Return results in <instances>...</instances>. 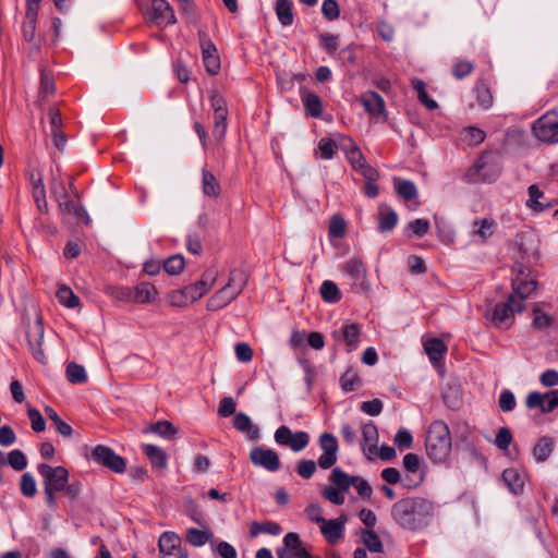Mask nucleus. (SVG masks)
<instances>
[{"instance_id":"f257e3e1","label":"nucleus","mask_w":558,"mask_h":558,"mask_svg":"<svg viewBox=\"0 0 558 558\" xmlns=\"http://www.w3.org/2000/svg\"><path fill=\"white\" fill-rule=\"evenodd\" d=\"M328 481L330 484L323 487L320 495L332 505H343L345 502V494L351 487H353L364 500H368L372 497L373 489L365 478L351 475L340 468L332 469Z\"/></svg>"},{"instance_id":"f03ea898","label":"nucleus","mask_w":558,"mask_h":558,"mask_svg":"<svg viewBox=\"0 0 558 558\" xmlns=\"http://www.w3.org/2000/svg\"><path fill=\"white\" fill-rule=\"evenodd\" d=\"M434 504L421 497L402 498L391 508L392 519L403 529L416 531L434 514Z\"/></svg>"},{"instance_id":"7ed1b4c3","label":"nucleus","mask_w":558,"mask_h":558,"mask_svg":"<svg viewBox=\"0 0 558 558\" xmlns=\"http://www.w3.org/2000/svg\"><path fill=\"white\" fill-rule=\"evenodd\" d=\"M247 275L240 268L221 270L211 279V310H218L232 302L245 288Z\"/></svg>"},{"instance_id":"20e7f679","label":"nucleus","mask_w":558,"mask_h":558,"mask_svg":"<svg viewBox=\"0 0 558 558\" xmlns=\"http://www.w3.org/2000/svg\"><path fill=\"white\" fill-rule=\"evenodd\" d=\"M451 434L448 425L440 420L434 421L425 437L426 454L434 463H445L451 452Z\"/></svg>"},{"instance_id":"39448f33","label":"nucleus","mask_w":558,"mask_h":558,"mask_svg":"<svg viewBox=\"0 0 558 558\" xmlns=\"http://www.w3.org/2000/svg\"><path fill=\"white\" fill-rule=\"evenodd\" d=\"M38 472L43 477L46 504L49 508H54L57 506V494L62 492L69 482V472L63 466H51L47 463H40Z\"/></svg>"},{"instance_id":"423d86ee","label":"nucleus","mask_w":558,"mask_h":558,"mask_svg":"<svg viewBox=\"0 0 558 558\" xmlns=\"http://www.w3.org/2000/svg\"><path fill=\"white\" fill-rule=\"evenodd\" d=\"M515 276L512 279V292L509 295L510 302H521L527 299L536 289L537 282L529 269L522 265L515 266Z\"/></svg>"},{"instance_id":"0eeeda50","label":"nucleus","mask_w":558,"mask_h":558,"mask_svg":"<svg viewBox=\"0 0 558 558\" xmlns=\"http://www.w3.org/2000/svg\"><path fill=\"white\" fill-rule=\"evenodd\" d=\"M524 308L521 302H510V298L505 302L494 306L490 314V323L500 330L509 329L514 323V314L522 312Z\"/></svg>"},{"instance_id":"6e6552de","label":"nucleus","mask_w":558,"mask_h":558,"mask_svg":"<svg viewBox=\"0 0 558 558\" xmlns=\"http://www.w3.org/2000/svg\"><path fill=\"white\" fill-rule=\"evenodd\" d=\"M534 135L544 143H558V114L547 112L533 124Z\"/></svg>"},{"instance_id":"1a4fd4ad","label":"nucleus","mask_w":558,"mask_h":558,"mask_svg":"<svg viewBox=\"0 0 558 558\" xmlns=\"http://www.w3.org/2000/svg\"><path fill=\"white\" fill-rule=\"evenodd\" d=\"M90 460L114 473H123L126 469L125 460L104 445H98L92 450Z\"/></svg>"},{"instance_id":"9d476101","label":"nucleus","mask_w":558,"mask_h":558,"mask_svg":"<svg viewBox=\"0 0 558 558\" xmlns=\"http://www.w3.org/2000/svg\"><path fill=\"white\" fill-rule=\"evenodd\" d=\"M275 440L278 445L298 452L307 447L310 436L302 430L293 433L288 426L282 425L275 432Z\"/></svg>"},{"instance_id":"9b49d317","label":"nucleus","mask_w":558,"mask_h":558,"mask_svg":"<svg viewBox=\"0 0 558 558\" xmlns=\"http://www.w3.org/2000/svg\"><path fill=\"white\" fill-rule=\"evenodd\" d=\"M348 515L341 513L335 519H325L319 525V531L329 545H336L344 538Z\"/></svg>"},{"instance_id":"f8f14e48","label":"nucleus","mask_w":558,"mask_h":558,"mask_svg":"<svg viewBox=\"0 0 558 558\" xmlns=\"http://www.w3.org/2000/svg\"><path fill=\"white\" fill-rule=\"evenodd\" d=\"M319 448L323 453L317 460V464L323 470L333 466L338 459L339 445L337 438L330 433H323L318 439Z\"/></svg>"},{"instance_id":"ddd939ff","label":"nucleus","mask_w":558,"mask_h":558,"mask_svg":"<svg viewBox=\"0 0 558 558\" xmlns=\"http://www.w3.org/2000/svg\"><path fill=\"white\" fill-rule=\"evenodd\" d=\"M362 326L357 323L343 324L338 330L332 331L333 340L345 347L351 352L360 345Z\"/></svg>"},{"instance_id":"4468645a","label":"nucleus","mask_w":558,"mask_h":558,"mask_svg":"<svg viewBox=\"0 0 558 558\" xmlns=\"http://www.w3.org/2000/svg\"><path fill=\"white\" fill-rule=\"evenodd\" d=\"M525 404L529 409H541L543 413H549L558 407V389L546 393L533 391L527 395Z\"/></svg>"},{"instance_id":"2eb2a0df","label":"nucleus","mask_w":558,"mask_h":558,"mask_svg":"<svg viewBox=\"0 0 558 558\" xmlns=\"http://www.w3.org/2000/svg\"><path fill=\"white\" fill-rule=\"evenodd\" d=\"M148 17L159 27L175 23L173 9L166 0H153Z\"/></svg>"},{"instance_id":"dca6fc26","label":"nucleus","mask_w":558,"mask_h":558,"mask_svg":"<svg viewBox=\"0 0 558 558\" xmlns=\"http://www.w3.org/2000/svg\"><path fill=\"white\" fill-rule=\"evenodd\" d=\"M359 101L364 107L365 111L371 116L372 119L386 120V105L385 100L380 95L375 92L363 93L359 97Z\"/></svg>"},{"instance_id":"f3484780","label":"nucleus","mask_w":558,"mask_h":558,"mask_svg":"<svg viewBox=\"0 0 558 558\" xmlns=\"http://www.w3.org/2000/svg\"><path fill=\"white\" fill-rule=\"evenodd\" d=\"M307 554L300 535L294 532L284 535L283 548L277 551L278 558H304Z\"/></svg>"},{"instance_id":"a211bd4d","label":"nucleus","mask_w":558,"mask_h":558,"mask_svg":"<svg viewBox=\"0 0 558 558\" xmlns=\"http://www.w3.org/2000/svg\"><path fill=\"white\" fill-rule=\"evenodd\" d=\"M182 539L174 532H163L158 542L159 551L165 556L187 558L186 551L181 549Z\"/></svg>"},{"instance_id":"6ab92c4d","label":"nucleus","mask_w":558,"mask_h":558,"mask_svg":"<svg viewBox=\"0 0 558 558\" xmlns=\"http://www.w3.org/2000/svg\"><path fill=\"white\" fill-rule=\"evenodd\" d=\"M251 460L255 465H260L270 472L280 468L278 453L272 449L256 448L251 452Z\"/></svg>"},{"instance_id":"aec40b11","label":"nucleus","mask_w":558,"mask_h":558,"mask_svg":"<svg viewBox=\"0 0 558 558\" xmlns=\"http://www.w3.org/2000/svg\"><path fill=\"white\" fill-rule=\"evenodd\" d=\"M211 108L215 110L214 136L217 142H220L225 138L227 132L228 110L222 99H216L214 97H211Z\"/></svg>"},{"instance_id":"412c9836","label":"nucleus","mask_w":558,"mask_h":558,"mask_svg":"<svg viewBox=\"0 0 558 558\" xmlns=\"http://www.w3.org/2000/svg\"><path fill=\"white\" fill-rule=\"evenodd\" d=\"M345 140L349 142V146H343L342 148L345 151L347 159L351 167L362 175L366 169H374L372 166L367 165L364 155L352 138L347 137Z\"/></svg>"},{"instance_id":"4be33fe9","label":"nucleus","mask_w":558,"mask_h":558,"mask_svg":"<svg viewBox=\"0 0 558 558\" xmlns=\"http://www.w3.org/2000/svg\"><path fill=\"white\" fill-rule=\"evenodd\" d=\"M362 449L367 459L373 460L377 454L378 430L373 423L362 426Z\"/></svg>"},{"instance_id":"5701e85b","label":"nucleus","mask_w":558,"mask_h":558,"mask_svg":"<svg viewBox=\"0 0 558 558\" xmlns=\"http://www.w3.org/2000/svg\"><path fill=\"white\" fill-rule=\"evenodd\" d=\"M485 169V160L481 158L473 167H471L464 174L463 180L469 184H474L478 182H488L492 183L497 180L498 171H494L493 174H482V170Z\"/></svg>"},{"instance_id":"b1692460","label":"nucleus","mask_w":558,"mask_h":558,"mask_svg":"<svg viewBox=\"0 0 558 558\" xmlns=\"http://www.w3.org/2000/svg\"><path fill=\"white\" fill-rule=\"evenodd\" d=\"M300 97L306 114L312 118H320L323 113V102L319 96L307 89H301Z\"/></svg>"},{"instance_id":"393cba45","label":"nucleus","mask_w":558,"mask_h":558,"mask_svg":"<svg viewBox=\"0 0 558 558\" xmlns=\"http://www.w3.org/2000/svg\"><path fill=\"white\" fill-rule=\"evenodd\" d=\"M424 350L428 355L432 364L435 367H438L447 352V345L441 339L430 338L424 342Z\"/></svg>"},{"instance_id":"a878e982","label":"nucleus","mask_w":558,"mask_h":558,"mask_svg":"<svg viewBox=\"0 0 558 558\" xmlns=\"http://www.w3.org/2000/svg\"><path fill=\"white\" fill-rule=\"evenodd\" d=\"M343 272L353 280V284H362L365 276L366 268L360 258H351L342 266Z\"/></svg>"},{"instance_id":"bb28decb","label":"nucleus","mask_w":558,"mask_h":558,"mask_svg":"<svg viewBox=\"0 0 558 558\" xmlns=\"http://www.w3.org/2000/svg\"><path fill=\"white\" fill-rule=\"evenodd\" d=\"M398 223L397 213L387 205L378 208V230L383 233L391 231Z\"/></svg>"},{"instance_id":"cd10ccee","label":"nucleus","mask_w":558,"mask_h":558,"mask_svg":"<svg viewBox=\"0 0 558 558\" xmlns=\"http://www.w3.org/2000/svg\"><path fill=\"white\" fill-rule=\"evenodd\" d=\"M35 332L37 335L36 347L34 345L32 340L28 339V343H29L33 356L35 357L36 361L40 362L41 364H46L47 363V359H46V355H45V353L43 351V342H44V333H45V331H44V326H43L41 317H37V319H36Z\"/></svg>"},{"instance_id":"c85d7f7f","label":"nucleus","mask_w":558,"mask_h":558,"mask_svg":"<svg viewBox=\"0 0 558 558\" xmlns=\"http://www.w3.org/2000/svg\"><path fill=\"white\" fill-rule=\"evenodd\" d=\"M502 481L511 493L521 494L524 487V478L517 469L510 468L502 472Z\"/></svg>"},{"instance_id":"c756f323","label":"nucleus","mask_w":558,"mask_h":558,"mask_svg":"<svg viewBox=\"0 0 558 558\" xmlns=\"http://www.w3.org/2000/svg\"><path fill=\"white\" fill-rule=\"evenodd\" d=\"M233 426L239 432L246 434V436L251 439L258 438V428L253 425L252 420L244 413L240 412L234 415Z\"/></svg>"},{"instance_id":"7c9ffc66","label":"nucleus","mask_w":558,"mask_h":558,"mask_svg":"<svg viewBox=\"0 0 558 558\" xmlns=\"http://www.w3.org/2000/svg\"><path fill=\"white\" fill-rule=\"evenodd\" d=\"M157 289L149 282H141L134 289L132 300L137 303H148L156 299Z\"/></svg>"},{"instance_id":"2f4dec72","label":"nucleus","mask_w":558,"mask_h":558,"mask_svg":"<svg viewBox=\"0 0 558 558\" xmlns=\"http://www.w3.org/2000/svg\"><path fill=\"white\" fill-rule=\"evenodd\" d=\"M460 141L468 146H477L486 138V133L476 126L464 128L460 132Z\"/></svg>"},{"instance_id":"473e14b6","label":"nucleus","mask_w":558,"mask_h":558,"mask_svg":"<svg viewBox=\"0 0 558 558\" xmlns=\"http://www.w3.org/2000/svg\"><path fill=\"white\" fill-rule=\"evenodd\" d=\"M495 227L496 222L493 218L475 219L473 222V234L485 242L493 235Z\"/></svg>"},{"instance_id":"72a5a7b5","label":"nucleus","mask_w":558,"mask_h":558,"mask_svg":"<svg viewBox=\"0 0 558 558\" xmlns=\"http://www.w3.org/2000/svg\"><path fill=\"white\" fill-rule=\"evenodd\" d=\"M276 14L279 22L283 26H289L293 23V3L291 0H277Z\"/></svg>"},{"instance_id":"f704fd0d","label":"nucleus","mask_w":558,"mask_h":558,"mask_svg":"<svg viewBox=\"0 0 558 558\" xmlns=\"http://www.w3.org/2000/svg\"><path fill=\"white\" fill-rule=\"evenodd\" d=\"M282 532L280 524L274 521L253 522L250 527V535L256 537L262 533L279 535Z\"/></svg>"},{"instance_id":"c9c22d12","label":"nucleus","mask_w":558,"mask_h":558,"mask_svg":"<svg viewBox=\"0 0 558 558\" xmlns=\"http://www.w3.org/2000/svg\"><path fill=\"white\" fill-rule=\"evenodd\" d=\"M143 450L153 466L159 469H165L167 466V454L161 448L154 445H143Z\"/></svg>"},{"instance_id":"e433bc0d","label":"nucleus","mask_w":558,"mask_h":558,"mask_svg":"<svg viewBox=\"0 0 558 558\" xmlns=\"http://www.w3.org/2000/svg\"><path fill=\"white\" fill-rule=\"evenodd\" d=\"M144 433H155L166 439H173L177 435V428L169 421H159L150 424Z\"/></svg>"},{"instance_id":"4c0bfd02","label":"nucleus","mask_w":558,"mask_h":558,"mask_svg":"<svg viewBox=\"0 0 558 558\" xmlns=\"http://www.w3.org/2000/svg\"><path fill=\"white\" fill-rule=\"evenodd\" d=\"M361 539L368 550L373 553H383V543L374 530H362Z\"/></svg>"},{"instance_id":"58836bf2","label":"nucleus","mask_w":558,"mask_h":558,"mask_svg":"<svg viewBox=\"0 0 558 558\" xmlns=\"http://www.w3.org/2000/svg\"><path fill=\"white\" fill-rule=\"evenodd\" d=\"M363 178L365 180V195L371 198H375L379 193V189L376 184V181L379 178L378 171L376 169H366L363 174Z\"/></svg>"},{"instance_id":"ea45409f","label":"nucleus","mask_w":558,"mask_h":558,"mask_svg":"<svg viewBox=\"0 0 558 558\" xmlns=\"http://www.w3.org/2000/svg\"><path fill=\"white\" fill-rule=\"evenodd\" d=\"M322 299L327 303H337L341 300V293L337 284L331 280H325L320 286Z\"/></svg>"},{"instance_id":"a19ab883","label":"nucleus","mask_w":558,"mask_h":558,"mask_svg":"<svg viewBox=\"0 0 558 558\" xmlns=\"http://www.w3.org/2000/svg\"><path fill=\"white\" fill-rule=\"evenodd\" d=\"M395 186L397 190V193L404 199V201H411L414 199L417 196V189L415 184L408 180H395Z\"/></svg>"},{"instance_id":"79ce46f5","label":"nucleus","mask_w":558,"mask_h":558,"mask_svg":"<svg viewBox=\"0 0 558 558\" xmlns=\"http://www.w3.org/2000/svg\"><path fill=\"white\" fill-rule=\"evenodd\" d=\"M475 93L476 100L483 109H489L493 106V94L485 83L478 82L475 86Z\"/></svg>"},{"instance_id":"37998d69","label":"nucleus","mask_w":558,"mask_h":558,"mask_svg":"<svg viewBox=\"0 0 558 558\" xmlns=\"http://www.w3.org/2000/svg\"><path fill=\"white\" fill-rule=\"evenodd\" d=\"M543 197V192L536 186L531 185L529 187V201L527 206L532 208L534 211H544L545 209L550 207V203L543 204L539 202V198Z\"/></svg>"},{"instance_id":"c03bdc74","label":"nucleus","mask_w":558,"mask_h":558,"mask_svg":"<svg viewBox=\"0 0 558 558\" xmlns=\"http://www.w3.org/2000/svg\"><path fill=\"white\" fill-rule=\"evenodd\" d=\"M185 267V259L181 254H174L163 262V268L171 276L179 275Z\"/></svg>"},{"instance_id":"a18cd8bd","label":"nucleus","mask_w":558,"mask_h":558,"mask_svg":"<svg viewBox=\"0 0 558 558\" xmlns=\"http://www.w3.org/2000/svg\"><path fill=\"white\" fill-rule=\"evenodd\" d=\"M553 440L544 437L537 441L534 447L533 453L537 461L544 462L553 452Z\"/></svg>"},{"instance_id":"49530a36","label":"nucleus","mask_w":558,"mask_h":558,"mask_svg":"<svg viewBox=\"0 0 558 558\" xmlns=\"http://www.w3.org/2000/svg\"><path fill=\"white\" fill-rule=\"evenodd\" d=\"M207 292V281L202 278L193 284L184 288V293L189 302H195Z\"/></svg>"},{"instance_id":"de8ad7c7","label":"nucleus","mask_w":558,"mask_h":558,"mask_svg":"<svg viewBox=\"0 0 558 558\" xmlns=\"http://www.w3.org/2000/svg\"><path fill=\"white\" fill-rule=\"evenodd\" d=\"M57 298L61 304L69 308L76 307L80 304V299L69 287H60L57 292Z\"/></svg>"},{"instance_id":"09e8293b","label":"nucleus","mask_w":558,"mask_h":558,"mask_svg":"<svg viewBox=\"0 0 558 558\" xmlns=\"http://www.w3.org/2000/svg\"><path fill=\"white\" fill-rule=\"evenodd\" d=\"M66 377L71 384H82L87 379L85 368L74 362L68 364Z\"/></svg>"},{"instance_id":"8fccbe9b","label":"nucleus","mask_w":558,"mask_h":558,"mask_svg":"<svg viewBox=\"0 0 558 558\" xmlns=\"http://www.w3.org/2000/svg\"><path fill=\"white\" fill-rule=\"evenodd\" d=\"M361 384V378L359 374L353 369H348L341 377H340V386L343 391L350 392L355 390L356 387H359Z\"/></svg>"},{"instance_id":"3c124183","label":"nucleus","mask_w":558,"mask_h":558,"mask_svg":"<svg viewBox=\"0 0 558 558\" xmlns=\"http://www.w3.org/2000/svg\"><path fill=\"white\" fill-rule=\"evenodd\" d=\"M33 197L37 204L38 209L40 211H47L48 204L46 201V191H45L43 180L40 178H38V180L34 181Z\"/></svg>"},{"instance_id":"603ef678","label":"nucleus","mask_w":558,"mask_h":558,"mask_svg":"<svg viewBox=\"0 0 558 558\" xmlns=\"http://www.w3.org/2000/svg\"><path fill=\"white\" fill-rule=\"evenodd\" d=\"M474 69V65L471 61L458 59L452 64V74L456 78L462 80L463 77L470 75Z\"/></svg>"},{"instance_id":"864d4df0","label":"nucleus","mask_w":558,"mask_h":558,"mask_svg":"<svg viewBox=\"0 0 558 558\" xmlns=\"http://www.w3.org/2000/svg\"><path fill=\"white\" fill-rule=\"evenodd\" d=\"M7 462L12 469L16 471H22L27 465V459L25 454L19 449H14L11 452H9L5 463Z\"/></svg>"},{"instance_id":"5fc2aeb1","label":"nucleus","mask_w":558,"mask_h":558,"mask_svg":"<svg viewBox=\"0 0 558 558\" xmlns=\"http://www.w3.org/2000/svg\"><path fill=\"white\" fill-rule=\"evenodd\" d=\"M20 488L25 497H34L37 492L35 477L31 473H24L21 477Z\"/></svg>"},{"instance_id":"6e6d98bb","label":"nucleus","mask_w":558,"mask_h":558,"mask_svg":"<svg viewBox=\"0 0 558 558\" xmlns=\"http://www.w3.org/2000/svg\"><path fill=\"white\" fill-rule=\"evenodd\" d=\"M554 322L553 316L543 312L538 306L533 308V326L537 329L549 327Z\"/></svg>"},{"instance_id":"4d7b16f0","label":"nucleus","mask_w":558,"mask_h":558,"mask_svg":"<svg viewBox=\"0 0 558 558\" xmlns=\"http://www.w3.org/2000/svg\"><path fill=\"white\" fill-rule=\"evenodd\" d=\"M209 539V535L206 531H201L194 527H191L186 531V541L193 546H203Z\"/></svg>"},{"instance_id":"13d9d810","label":"nucleus","mask_w":558,"mask_h":558,"mask_svg":"<svg viewBox=\"0 0 558 558\" xmlns=\"http://www.w3.org/2000/svg\"><path fill=\"white\" fill-rule=\"evenodd\" d=\"M319 44L320 47L327 51V53L333 56L339 46L338 36L329 33L320 34Z\"/></svg>"},{"instance_id":"bf43d9fd","label":"nucleus","mask_w":558,"mask_h":558,"mask_svg":"<svg viewBox=\"0 0 558 558\" xmlns=\"http://www.w3.org/2000/svg\"><path fill=\"white\" fill-rule=\"evenodd\" d=\"M337 145L336 143L328 137H323L318 142V151L320 154V158L323 159H331L336 154Z\"/></svg>"},{"instance_id":"052dcab7","label":"nucleus","mask_w":558,"mask_h":558,"mask_svg":"<svg viewBox=\"0 0 558 558\" xmlns=\"http://www.w3.org/2000/svg\"><path fill=\"white\" fill-rule=\"evenodd\" d=\"M345 221L340 216H332L329 221V235L331 238H342L345 234Z\"/></svg>"},{"instance_id":"680f3d73","label":"nucleus","mask_w":558,"mask_h":558,"mask_svg":"<svg viewBox=\"0 0 558 558\" xmlns=\"http://www.w3.org/2000/svg\"><path fill=\"white\" fill-rule=\"evenodd\" d=\"M395 445L400 449H410L413 445V437L408 429L401 428L395 436Z\"/></svg>"},{"instance_id":"e2e57ef3","label":"nucleus","mask_w":558,"mask_h":558,"mask_svg":"<svg viewBox=\"0 0 558 558\" xmlns=\"http://www.w3.org/2000/svg\"><path fill=\"white\" fill-rule=\"evenodd\" d=\"M317 464L313 460H300L296 465L298 474L305 480L311 478L316 472Z\"/></svg>"},{"instance_id":"0e129e2a","label":"nucleus","mask_w":558,"mask_h":558,"mask_svg":"<svg viewBox=\"0 0 558 558\" xmlns=\"http://www.w3.org/2000/svg\"><path fill=\"white\" fill-rule=\"evenodd\" d=\"M304 513H305L307 520H310L313 523L318 524V526L320 525L322 521L325 520V518L323 517V508L320 507V505H318L316 502L310 504L304 509Z\"/></svg>"},{"instance_id":"69168bd1","label":"nucleus","mask_w":558,"mask_h":558,"mask_svg":"<svg viewBox=\"0 0 558 558\" xmlns=\"http://www.w3.org/2000/svg\"><path fill=\"white\" fill-rule=\"evenodd\" d=\"M322 13L328 21H335L340 15L339 5L336 0H325L322 4Z\"/></svg>"},{"instance_id":"338daca9","label":"nucleus","mask_w":558,"mask_h":558,"mask_svg":"<svg viewBox=\"0 0 558 558\" xmlns=\"http://www.w3.org/2000/svg\"><path fill=\"white\" fill-rule=\"evenodd\" d=\"M236 402L231 397H225L220 400L217 413L221 417H229L234 414Z\"/></svg>"},{"instance_id":"774afa93","label":"nucleus","mask_w":558,"mask_h":558,"mask_svg":"<svg viewBox=\"0 0 558 558\" xmlns=\"http://www.w3.org/2000/svg\"><path fill=\"white\" fill-rule=\"evenodd\" d=\"M235 356L239 362L248 363L253 359V350L246 342H239L234 347Z\"/></svg>"}]
</instances>
